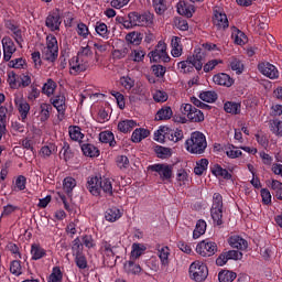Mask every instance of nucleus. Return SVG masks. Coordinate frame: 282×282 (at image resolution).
<instances>
[{
	"label": "nucleus",
	"mask_w": 282,
	"mask_h": 282,
	"mask_svg": "<svg viewBox=\"0 0 282 282\" xmlns=\"http://www.w3.org/2000/svg\"><path fill=\"white\" fill-rule=\"evenodd\" d=\"M86 188L94 197H100L101 193L108 197H113V183L111 178L105 176L88 177Z\"/></svg>",
	"instance_id": "f257e3e1"
},
{
	"label": "nucleus",
	"mask_w": 282,
	"mask_h": 282,
	"mask_svg": "<svg viewBox=\"0 0 282 282\" xmlns=\"http://www.w3.org/2000/svg\"><path fill=\"white\" fill-rule=\"evenodd\" d=\"M207 147L206 135L199 131L193 132L191 138L185 142L186 151H188V153H194L195 155H202Z\"/></svg>",
	"instance_id": "f03ea898"
},
{
	"label": "nucleus",
	"mask_w": 282,
	"mask_h": 282,
	"mask_svg": "<svg viewBox=\"0 0 282 282\" xmlns=\"http://www.w3.org/2000/svg\"><path fill=\"white\" fill-rule=\"evenodd\" d=\"M184 139V131L176 129L173 130L166 126L160 127V129L154 132L155 142L164 143L165 140H170L171 142H180V140Z\"/></svg>",
	"instance_id": "7ed1b4c3"
},
{
	"label": "nucleus",
	"mask_w": 282,
	"mask_h": 282,
	"mask_svg": "<svg viewBox=\"0 0 282 282\" xmlns=\"http://www.w3.org/2000/svg\"><path fill=\"white\" fill-rule=\"evenodd\" d=\"M202 61V53H197L188 56L185 61L180 62L177 66L182 74H191L195 72V69L197 72H202V67H204V63Z\"/></svg>",
	"instance_id": "20e7f679"
},
{
	"label": "nucleus",
	"mask_w": 282,
	"mask_h": 282,
	"mask_svg": "<svg viewBox=\"0 0 282 282\" xmlns=\"http://www.w3.org/2000/svg\"><path fill=\"white\" fill-rule=\"evenodd\" d=\"M8 84L11 89H25L32 85V76L30 73L17 74L14 70L8 73Z\"/></svg>",
	"instance_id": "39448f33"
},
{
	"label": "nucleus",
	"mask_w": 282,
	"mask_h": 282,
	"mask_svg": "<svg viewBox=\"0 0 282 282\" xmlns=\"http://www.w3.org/2000/svg\"><path fill=\"white\" fill-rule=\"evenodd\" d=\"M214 226L224 225V197L219 193L213 195V205L210 208Z\"/></svg>",
	"instance_id": "423d86ee"
},
{
	"label": "nucleus",
	"mask_w": 282,
	"mask_h": 282,
	"mask_svg": "<svg viewBox=\"0 0 282 282\" xmlns=\"http://www.w3.org/2000/svg\"><path fill=\"white\" fill-rule=\"evenodd\" d=\"M42 56L48 63H54L58 58V40L56 36L48 35L46 37V47L43 48Z\"/></svg>",
	"instance_id": "0eeeda50"
},
{
	"label": "nucleus",
	"mask_w": 282,
	"mask_h": 282,
	"mask_svg": "<svg viewBox=\"0 0 282 282\" xmlns=\"http://www.w3.org/2000/svg\"><path fill=\"white\" fill-rule=\"evenodd\" d=\"M148 171L155 173V177L159 175L162 182H171V180H173V165L169 163H156L149 165Z\"/></svg>",
	"instance_id": "6e6552de"
},
{
	"label": "nucleus",
	"mask_w": 282,
	"mask_h": 282,
	"mask_svg": "<svg viewBox=\"0 0 282 282\" xmlns=\"http://www.w3.org/2000/svg\"><path fill=\"white\" fill-rule=\"evenodd\" d=\"M150 63H170L171 56L166 52V43L160 41L158 45L148 54Z\"/></svg>",
	"instance_id": "1a4fd4ad"
},
{
	"label": "nucleus",
	"mask_w": 282,
	"mask_h": 282,
	"mask_svg": "<svg viewBox=\"0 0 282 282\" xmlns=\"http://www.w3.org/2000/svg\"><path fill=\"white\" fill-rule=\"evenodd\" d=\"M189 276L193 281L203 282L208 279V267L199 261H195L189 265Z\"/></svg>",
	"instance_id": "9d476101"
},
{
	"label": "nucleus",
	"mask_w": 282,
	"mask_h": 282,
	"mask_svg": "<svg viewBox=\"0 0 282 282\" xmlns=\"http://www.w3.org/2000/svg\"><path fill=\"white\" fill-rule=\"evenodd\" d=\"M181 111L184 116H187L189 122H204V112L191 104L182 105Z\"/></svg>",
	"instance_id": "9b49d317"
},
{
	"label": "nucleus",
	"mask_w": 282,
	"mask_h": 282,
	"mask_svg": "<svg viewBox=\"0 0 282 282\" xmlns=\"http://www.w3.org/2000/svg\"><path fill=\"white\" fill-rule=\"evenodd\" d=\"M132 14V23H134V28H149L153 25V13L147 11L143 13H138V12H131Z\"/></svg>",
	"instance_id": "f8f14e48"
},
{
	"label": "nucleus",
	"mask_w": 282,
	"mask_h": 282,
	"mask_svg": "<svg viewBox=\"0 0 282 282\" xmlns=\"http://www.w3.org/2000/svg\"><path fill=\"white\" fill-rule=\"evenodd\" d=\"M70 74H80L89 69V59L83 58L80 56H74L69 59Z\"/></svg>",
	"instance_id": "ddd939ff"
},
{
	"label": "nucleus",
	"mask_w": 282,
	"mask_h": 282,
	"mask_svg": "<svg viewBox=\"0 0 282 282\" xmlns=\"http://www.w3.org/2000/svg\"><path fill=\"white\" fill-rule=\"evenodd\" d=\"M217 250V242L208 240H203L196 246V252L200 254V257H213Z\"/></svg>",
	"instance_id": "4468645a"
},
{
	"label": "nucleus",
	"mask_w": 282,
	"mask_h": 282,
	"mask_svg": "<svg viewBox=\"0 0 282 282\" xmlns=\"http://www.w3.org/2000/svg\"><path fill=\"white\" fill-rule=\"evenodd\" d=\"M63 20L61 19V11L55 9L48 13L45 20V25L51 32H56L61 30V24Z\"/></svg>",
	"instance_id": "2eb2a0df"
},
{
	"label": "nucleus",
	"mask_w": 282,
	"mask_h": 282,
	"mask_svg": "<svg viewBox=\"0 0 282 282\" xmlns=\"http://www.w3.org/2000/svg\"><path fill=\"white\" fill-rule=\"evenodd\" d=\"M258 69L260 74H263V76H267V78H270L271 80L279 78V69L270 63L259 64Z\"/></svg>",
	"instance_id": "dca6fc26"
},
{
	"label": "nucleus",
	"mask_w": 282,
	"mask_h": 282,
	"mask_svg": "<svg viewBox=\"0 0 282 282\" xmlns=\"http://www.w3.org/2000/svg\"><path fill=\"white\" fill-rule=\"evenodd\" d=\"M2 47H3V61L8 63L10 62V58H12V54L17 52V46L14 45V41H12L10 36H4L2 39Z\"/></svg>",
	"instance_id": "f3484780"
},
{
	"label": "nucleus",
	"mask_w": 282,
	"mask_h": 282,
	"mask_svg": "<svg viewBox=\"0 0 282 282\" xmlns=\"http://www.w3.org/2000/svg\"><path fill=\"white\" fill-rule=\"evenodd\" d=\"M213 23L217 30H226L229 26L228 15L221 11L215 10Z\"/></svg>",
	"instance_id": "a211bd4d"
},
{
	"label": "nucleus",
	"mask_w": 282,
	"mask_h": 282,
	"mask_svg": "<svg viewBox=\"0 0 282 282\" xmlns=\"http://www.w3.org/2000/svg\"><path fill=\"white\" fill-rule=\"evenodd\" d=\"M14 102L18 107L22 122H25V120H28V113H30V104L19 96L14 97Z\"/></svg>",
	"instance_id": "6ab92c4d"
},
{
	"label": "nucleus",
	"mask_w": 282,
	"mask_h": 282,
	"mask_svg": "<svg viewBox=\"0 0 282 282\" xmlns=\"http://www.w3.org/2000/svg\"><path fill=\"white\" fill-rule=\"evenodd\" d=\"M123 270L132 276H140V273L143 272L142 267L135 262L133 258H130L129 261L123 264Z\"/></svg>",
	"instance_id": "aec40b11"
},
{
	"label": "nucleus",
	"mask_w": 282,
	"mask_h": 282,
	"mask_svg": "<svg viewBox=\"0 0 282 282\" xmlns=\"http://www.w3.org/2000/svg\"><path fill=\"white\" fill-rule=\"evenodd\" d=\"M51 104L57 110L61 116H65V111L67 110V105L65 104V95L57 94L51 98Z\"/></svg>",
	"instance_id": "412c9836"
},
{
	"label": "nucleus",
	"mask_w": 282,
	"mask_h": 282,
	"mask_svg": "<svg viewBox=\"0 0 282 282\" xmlns=\"http://www.w3.org/2000/svg\"><path fill=\"white\" fill-rule=\"evenodd\" d=\"M227 242L230 248H235L236 250H248V240L241 238L239 235L230 236Z\"/></svg>",
	"instance_id": "4be33fe9"
},
{
	"label": "nucleus",
	"mask_w": 282,
	"mask_h": 282,
	"mask_svg": "<svg viewBox=\"0 0 282 282\" xmlns=\"http://www.w3.org/2000/svg\"><path fill=\"white\" fill-rule=\"evenodd\" d=\"M213 82L215 85H220L223 87H232V84L235 83L230 75L226 73H219L214 75Z\"/></svg>",
	"instance_id": "5701e85b"
},
{
	"label": "nucleus",
	"mask_w": 282,
	"mask_h": 282,
	"mask_svg": "<svg viewBox=\"0 0 282 282\" xmlns=\"http://www.w3.org/2000/svg\"><path fill=\"white\" fill-rule=\"evenodd\" d=\"M80 149L86 158H98V155H100V150H98L96 145L91 143L80 142Z\"/></svg>",
	"instance_id": "b1692460"
},
{
	"label": "nucleus",
	"mask_w": 282,
	"mask_h": 282,
	"mask_svg": "<svg viewBox=\"0 0 282 282\" xmlns=\"http://www.w3.org/2000/svg\"><path fill=\"white\" fill-rule=\"evenodd\" d=\"M171 118H173V109H171V106H163L158 110L154 120H171Z\"/></svg>",
	"instance_id": "393cba45"
},
{
	"label": "nucleus",
	"mask_w": 282,
	"mask_h": 282,
	"mask_svg": "<svg viewBox=\"0 0 282 282\" xmlns=\"http://www.w3.org/2000/svg\"><path fill=\"white\" fill-rule=\"evenodd\" d=\"M99 141L102 144H109V147H116V137L113 135V132L111 131H102L99 133Z\"/></svg>",
	"instance_id": "a878e982"
},
{
	"label": "nucleus",
	"mask_w": 282,
	"mask_h": 282,
	"mask_svg": "<svg viewBox=\"0 0 282 282\" xmlns=\"http://www.w3.org/2000/svg\"><path fill=\"white\" fill-rule=\"evenodd\" d=\"M212 173L215 177H223V180H232V174L228 172V170L221 167L219 164H215L212 167Z\"/></svg>",
	"instance_id": "bb28decb"
},
{
	"label": "nucleus",
	"mask_w": 282,
	"mask_h": 282,
	"mask_svg": "<svg viewBox=\"0 0 282 282\" xmlns=\"http://www.w3.org/2000/svg\"><path fill=\"white\" fill-rule=\"evenodd\" d=\"M224 110L226 113H231V116H239L241 113V104L235 101H227L224 105Z\"/></svg>",
	"instance_id": "cd10ccee"
},
{
	"label": "nucleus",
	"mask_w": 282,
	"mask_h": 282,
	"mask_svg": "<svg viewBox=\"0 0 282 282\" xmlns=\"http://www.w3.org/2000/svg\"><path fill=\"white\" fill-rule=\"evenodd\" d=\"M172 45V56L174 58H180L182 56V39L177 36H173L171 41Z\"/></svg>",
	"instance_id": "c85d7f7f"
},
{
	"label": "nucleus",
	"mask_w": 282,
	"mask_h": 282,
	"mask_svg": "<svg viewBox=\"0 0 282 282\" xmlns=\"http://www.w3.org/2000/svg\"><path fill=\"white\" fill-rule=\"evenodd\" d=\"M137 126L138 123L135 121L127 119L118 123V131H120L121 133H129L133 131Z\"/></svg>",
	"instance_id": "c756f323"
},
{
	"label": "nucleus",
	"mask_w": 282,
	"mask_h": 282,
	"mask_svg": "<svg viewBox=\"0 0 282 282\" xmlns=\"http://www.w3.org/2000/svg\"><path fill=\"white\" fill-rule=\"evenodd\" d=\"M68 133H69V138L70 140H74L75 142H83V138H85V134L82 132L80 127L78 126H70L68 128Z\"/></svg>",
	"instance_id": "7c9ffc66"
},
{
	"label": "nucleus",
	"mask_w": 282,
	"mask_h": 282,
	"mask_svg": "<svg viewBox=\"0 0 282 282\" xmlns=\"http://www.w3.org/2000/svg\"><path fill=\"white\" fill-rule=\"evenodd\" d=\"M105 217H106V221H110V223L118 221V219L122 217V212H120L118 207H111L106 210Z\"/></svg>",
	"instance_id": "2f4dec72"
},
{
	"label": "nucleus",
	"mask_w": 282,
	"mask_h": 282,
	"mask_svg": "<svg viewBox=\"0 0 282 282\" xmlns=\"http://www.w3.org/2000/svg\"><path fill=\"white\" fill-rule=\"evenodd\" d=\"M170 0H152V6L156 14L162 15L166 10H169Z\"/></svg>",
	"instance_id": "473e14b6"
},
{
	"label": "nucleus",
	"mask_w": 282,
	"mask_h": 282,
	"mask_svg": "<svg viewBox=\"0 0 282 282\" xmlns=\"http://www.w3.org/2000/svg\"><path fill=\"white\" fill-rule=\"evenodd\" d=\"M145 251H147V246H144L142 243L134 242L132 245L130 259H134V260L140 259V257H142V254H144Z\"/></svg>",
	"instance_id": "72a5a7b5"
},
{
	"label": "nucleus",
	"mask_w": 282,
	"mask_h": 282,
	"mask_svg": "<svg viewBox=\"0 0 282 282\" xmlns=\"http://www.w3.org/2000/svg\"><path fill=\"white\" fill-rule=\"evenodd\" d=\"M206 228H207L206 220L204 219L197 220L195 229L193 231V239H199L202 235H205Z\"/></svg>",
	"instance_id": "f704fd0d"
},
{
	"label": "nucleus",
	"mask_w": 282,
	"mask_h": 282,
	"mask_svg": "<svg viewBox=\"0 0 282 282\" xmlns=\"http://www.w3.org/2000/svg\"><path fill=\"white\" fill-rule=\"evenodd\" d=\"M169 257H171V249L169 247H162L159 249V259L163 268H169Z\"/></svg>",
	"instance_id": "c9c22d12"
},
{
	"label": "nucleus",
	"mask_w": 282,
	"mask_h": 282,
	"mask_svg": "<svg viewBox=\"0 0 282 282\" xmlns=\"http://www.w3.org/2000/svg\"><path fill=\"white\" fill-rule=\"evenodd\" d=\"M237 279V273L230 270H221L218 273V281L219 282H232Z\"/></svg>",
	"instance_id": "e433bc0d"
},
{
	"label": "nucleus",
	"mask_w": 282,
	"mask_h": 282,
	"mask_svg": "<svg viewBox=\"0 0 282 282\" xmlns=\"http://www.w3.org/2000/svg\"><path fill=\"white\" fill-rule=\"evenodd\" d=\"M50 113H52V106L50 104L40 105V121L47 122L50 120Z\"/></svg>",
	"instance_id": "4c0bfd02"
},
{
	"label": "nucleus",
	"mask_w": 282,
	"mask_h": 282,
	"mask_svg": "<svg viewBox=\"0 0 282 282\" xmlns=\"http://www.w3.org/2000/svg\"><path fill=\"white\" fill-rule=\"evenodd\" d=\"M74 188H76V178L72 176L65 177L63 181V191L67 195H72V192L74 191Z\"/></svg>",
	"instance_id": "58836bf2"
},
{
	"label": "nucleus",
	"mask_w": 282,
	"mask_h": 282,
	"mask_svg": "<svg viewBox=\"0 0 282 282\" xmlns=\"http://www.w3.org/2000/svg\"><path fill=\"white\" fill-rule=\"evenodd\" d=\"M31 254H32L33 261H39V259H43V257H45L47 252L45 251V249H43L39 245H32Z\"/></svg>",
	"instance_id": "ea45409f"
},
{
	"label": "nucleus",
	"mask_w": 282,
	"mask_h": 282,
	"mask_svg": "<svg viewBox=\"0 0 282 282\" xmlns=\"http://www.w3.org/2000/svg\"><path fill=\"white\" fill-rule=\"evenodd\" d=\"M100 252L104 257H109L113 259L116 253L113 252V247L107 240L101 241Z\"/></svg>",
	"instance_id": "a19ab883"
},
{
	"label": "nucleus",
	"mask_w": 282,
	"mask_h": 282,
	"mask_svg": "<svg viewBox=\"0 0 282 282\" xmlns=\"http://www.w3.org/2000/svg\"><path fill=\"white\" fill-rule=\"evenodd\" d=\"M199 98L200 100H203V102H216L217 101V93L213 91V90H207V91H203L199 94Z\"/></svg>",
	"instance_id": "79ce46f5"
},
{
	"label": "nucleus",
	"mask_w": 282,
	"mask_h": 282,
	"mask_svg": "<svg viewBox=\"0 0 282 282\" xmlns=\"http://www.w3.org/2000/svg\"><path fill=\"white\" fill-rule=\"evenodd\" d=\"M47 282H63V271L61 267H54L52 273L47 278Z\"/></svg>",
	"instance_id": "37998d69"
},
{
	"label": "nucleus",
	"mask_w": 282,
	"mask_h": 282,
	"mask_svg": "<svg viewBox=\"0 0 282 282\" xmlns=\"http://www.w3.org/2000/svg\"><path fill=\"white\" fill-rule=\"evenodd\" d=\"M208 171V159H200L194 167L195 175H204Z\"/></svg>",
	"instance_id": "c03bdc74"
},
{
	"label": "nucleus",
	"mask_w": 282,
	"mask_h": 282,
	"mask_svg": "<svg viewBox=\"0 0 282 282\" xmlns=\"http://www.w3.org/2000/svg\"><path fill=\"white\" fill-rule=\"evenodd\" d=\"M10 272L13 276H21L23 274V267L21 265V260H13L10 262Z\"/></svg>",
	"instance_id": "a18cd8bd"
},
{
	"label": "nucleus",
	"mask_w": 282,
	"mask_h": 282,
	"mask_svg": "<svg viewBox=\"0 0 282 282\" xmlns=\"http://www.w3.org/2000/svg\"><path fill=\"white\" fill-rule=\"evenodd\" d=\"M144 56H147V53L142 51L141 48L132 50L129 59L133 61L134 63H142L144 61Z\"/></svg>",
	"instance_id": "49530a36"
},
{
	"label": "nucleus",
	"mask_w": 282,
	"mask_h": 282,
	"mask_svg": "<svg viewBox=\"0 0 282 282\" xmlns=\"http://www.w3.org/2000/svg\"><path fill=\"white\" fill-rule=\"evenodd\" d=\"M7 124H8V108L1 106L0 107V129H1V131H8Z\"/></svg>",
	"instance_id": "de8ad7c7"
},
{
	"label": "nucleus",
	"mask_w": 282,
	"mask_h": 282,
	"mask_svg": "<svg viewBox=\"0 0 282 282\" xmlns=\"http://www.w3.org/2000/svg\"><path fill=\"white\" fill-rule=\"evenodd\" d=\"M126 41L132 45H140L142 43V34L138 32H131L126 35Z\"/></svg>",
	"instance_id": "09e8293b"
},
{
	"label": "nucleus",
	"mask_w": 282,
	"mask_h": 282,
	"mask_svg": "<svg viewBox=\"0 0 282 282\" xmlns=\"http://www.w3.org/2000/svg\"><path fill=\"white\" fill-rule=\"evenodd\" d=\"M177 12L178 14H182L183 17H187L188 19H191V17H193V12H195V10L192 8V10L188 8V6L186 4V2H181L177 4Z\"/></svg>",
	"instance_id": "8fccbe9b"
},
{
	"label": "nucleus",
	"mask_w": 282,
	"mask_h": 282,
	"mask_svg": "<svg viewBox=\"0 0 282 282\" xmlns=\"http://www.w3.org/2000/svg\"><path fill=\"white\" fill-rule=\"evenodd\" d=\"M56 91V84L54 80L48 79L47 83H45L42 87V94H45V96H52Z\"/></svg>",
	"instance_id": "3c124183"
},
{
	"label": "nucleus",
	"mask_w": 282,
	"mask_h": 282,
	"mask_svg": "<svg viewBox=\"0 0 282 282\" xmlns=\"http://www.w3.org/2000/svg\"><path fill=\"white\" fill-rule=\"evenodd\" d=\"M95 30L102 39H109V29H107V24H105V22H97Z\"/></svg>",
	"instance_id": "603ef678"
},
{
	"label": "nucleus",
	"mask_w": 282,
	"mask_h": 282,
	"mask_svg": "<svg viewBox=\"0 0 282 282\" xmlns=\"http://www.w3.org/2000/svg\"><path fill=\"white\" fill-rule=\"evenodd\" d=\"M226 155L227 158H230L231 160H235L237 158H240V155H242L241 150H238L237 147L230 144L228 145L226 149Z\"/></svg>",
	"instance_id": "864d4df0"
},
{
	"label": "nucleus",
	"mask_w": 282,
	"mask_h": 282,
	"mask_svg": "<svg viewBox=\"0 0 282 282\" xmlns=\"http://www.w3.org/2000/svg\"><path fill=\"white\" fill-rule=\"evenodd\" d=\"M270 130L275 135L282 137V121L279 119H274L270 121Z\"/></svg>",
	"instance_id": "5fc2aeb1"
},
{
	"label": "nucleus",
	"mask_w": 282,
	"mask_h": 282,
	"mask_svg": "<svg viewBox=\"0 0 282 282\" xmlns=\"http://www.w3.org/2000/svg\"><path fill=\"white\" fill-rule=\"evenodd\" d=\"M56 151V144L48 143L47 145H44L40 150V155L42 158H50L54 152Z\"/></svg>",
	"instance_id": "6e6d98bb"
},
{
	"label": "nucleus",
	"mask_w": 282,
	"mask_h": 282,
	"mask_svg": "<svg viewBox=\"0 0 282 282\" xmlns=\"http://www.w3.org/2000/svg\"><path fill=\"white\" fill-rule=\"evenodd\" d=\"M73 156L74 155L72 154V150L69 149V143L65 142L62 151L59 152V158L65 162H68V160H72Z\"/></svg>",
	"instance_id": "4d7b16f0"
},
{
	"label": "nucleus",
	"mask_w": 282,
	"mask_h": 282,
	"mask_svg": "<svg viewBox=\"0 0 282 282\" xmlns=\"http://www.w3.org/2000/svg\"><path fill=\"white\" fill-rule=\"evenodd\" d=\"M75 257V263L79 270H86L87 268V257H85V253H79Z\"/></svg>",
	"instance_id": "13d9d810"
},
{
	"label": "nucleus",
	"mask_w": 282,
	"mask_h": 282,
	"mask_svg": "<svg viewBox=\"0 0 282 282\" xmlns=\"http://www.w3.org/2000/svg\"><path fill=\"white\" fill-rule=\"evenodd\" d=\"M83 242H80V238H75L73 240V247H72V251H73V257H76L77 254H83Z\"/></svg>",
	"instance_id": "bf43d9fd"
},
{
	"label": "nucleus",
	"mask_w": 282,
	"mask_h": 282,
	"mask_svg": "<svg viewBox=\"0 0 282 282\" xmlns=\"http://www.w3.org/2000/svg\"><path fill=\"white\" fill-rule=\"evenodd\" d=\"M151 69H152V74H154L156 78H164V75L166 74V67L160 64L152 65Z\"/></svg>",
	"instance_id": "052dcab7"
},
{
	"label": "nucleus",
	"mask_w": 282,
	"mask_h": 282,
	"mask_svg": "<svg viewBox=\"0 0 282 282\" xmlns=\"http://www.w3.org/2000/svg\"><path fill=\"white\" fill-rule=\"evenodd\" d=\"M77 56L89 61V56H94V52L91 51V47L89 45L82 46L77 53Z\"/></svg>",
	"instance_id": "680f3d73"
},
{
	"label": "nucleus",
	"mask_w": 282,
	"mask_h": 282,
	"mask_svg": "<svg viewBox=\"0 0 282 282\" xmlns=\"http://www.w3.org/2000/svg\"><path fill=\"white\" fill-rule=\"evenodd\" d=\"M120 85L124 88V89H133L134 85H135V80H133L131 77L129 76H122L119 80Z\"/></svg>",
	"instance_id": "e2e57ef3"
},
{
	"label": "nucleus",
	"mask_w": 282,
	"mask_h": 282,
	"mask_svg": "<svg viewBox=\"0 0 282 282\" xmlns=\"http://www.w3.org/2000/svg\"><path fill=\"white\" fill-rule=\"evenodd\" d=\"M9 67L13 69H23L25 67V59L23 57H19L15 59H9Z\"/></svg>",
	"instance_id": "0e129e2a"
},
{
	"label": "nucleus",
	"mask_w": 282,
	"mask_h": 282,
	"mask_svg": "<svg viewBox=\"0 0 282 282\" xmlns=\"http://www.w3.org/2000/svg\"><path fill=\"white\" fill-rule=\"evenodd\" d=\"M155 153L158 158L161 160H166V158H171V149L164 147H156Z\"/></svg>",
	"instance_id": "69168bd1"
},
{
	"label": "nucleus",
	"mask_w": 282,
	"mask_h": 282,
	"mask_svg": "<svg viewBox=\"0 0 282 282\" xmlns=\"http://www.w3.org/2000/svg\"><path fill=\"white\" fill-rule=\"evenodd\" d=\"M153 100L155 102H166L169 100V94L164 90H156L153 95Z\"/></svg>",
	"instance_id": "338daca9"
},
{
	"label": "nucleus",
	"mask_w": 282,
	"mask_h": 282,
	"mask_svg": "<svg viewBox=\"0 0 282 282\" xmlns=\"http://www.w3.org/2000/svg\"><path fill=\"white\" fill-rule=\"evenodd\" d=\"M230 67L232 72H236V74H241L243 72V63L237 58L230 62Z\"/></svg>",
	"instance_id": "774afa93"
}]
</instances>
